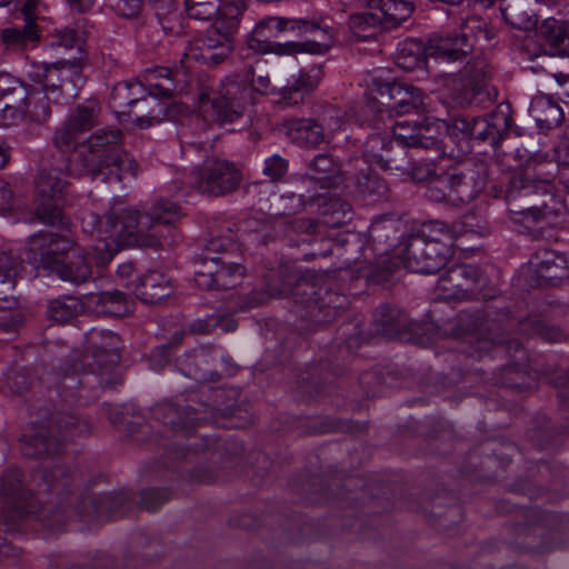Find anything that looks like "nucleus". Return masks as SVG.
Instances as JSON below:
<instances>
[{"label": "nucleus", "instance_id": "1", "mask_svg": "<svg viewBox=\"0 0 569 569\" xmlns=\"http://www.w3.org/2000/svg\"><path fill=\"white\" fill-rule=\"evenodd\" d=\"M181 217V207L171 200L160 199L143 213L116 200L103 218L87 212L81 223L86 232L100 239L94 248L96 262L103 267L121 247L158 249L168 244L162 229L169 233Z\"/></svg>", "mask_w": 569, "mask_h": 569}, {"label": "nucleus", "instance_id": "2", "mask_svg": "<svg viewBox=\"0 0 569 569\" xmlns=\"http://www.w3.org/2000/svg\"><path fill=\"white\" fill-rule=\"evenodd\" d=\"M78 133L63 122L53 133L52 143L61 153H69L67 170L71 176H102L107 182H121L134 178L136 160L124 151L119 129H99L88 139L77 143Z\"/></svg>", "mask_w": 569, "mask_h": 569}, {"label": "nucleus", "instance_id": "3", "mask_svg": "<svg viewBox=\"0 0 569 569\" xmlns=\"http://www.w3.org/2000/svg\"><path fill=\"white\" fill-rule=\"evenodd\" d=\"M516 327L522 336L538 337L548 342H561L567 338L560 328L547 325L538 315L519 319L510 317L508 312L499 317H492L488 312H462L458 317L456 333L459 337H467L468 341L475 345L470 355L478 358L493 348H503L513 361L506 370L519 373L527 359L526 350L521 342L508 338L505 332Z\"/></svg>", "mask_w": 569, "mask_h": 569}, {"label": "nucleus", "instance_id": "4", "mask_svg": "<svg viewBox=\"0 0 569 569\" xmlns=\"http://www.w3.org/2000/svg\"><path fill=\"white\" fill-rule=\"evenodd\" d=\"M223 391H216L214 402L211 405L200 403L199 408L191 406H178L172 402H163L153 409V416L164 426H170L178 433L174 441L167 449L166 453L170 459L192 462L201 453L209 452L211 456L221 455V450H228L227 442L221 439L192 433L191 429L201 422L216 418L217 415H229L232 405H224L219 401Z\"/></svg>", "mask_w": 569, "mask_h": 569}, {"label": "nucleus", "instance_id": "5", "mask_svg": "<svg viewBox=\"0 0 569 569\" xmlns=\"http://www.w3.org/2000/svg\"><path fill=\"white\" fill-rule=\"evenodd\" d=\"M184 4L190 19L208 21L216 17L206 34L186 48L184 60L211 67L222 63L232 51V38L244 11L243 3L240 0L223 4L220 0H184Z\"/></svg>", "mask_w": 569, "mask_h": 569}, {"label": "nucleus", "instance_id": "6", "mask_svg": "<svg viewBox=\"0 0 569 569\" xmlns=\"http://www.w3.org/2000/svg\"><path fill=\"white\" fill-rule=\"evenodd\" d=\"M471 36L490 40L486 21L470 17L462 23L460 32L441 34L431 40L428 48L420 40L407 39L397 49L396 63L399 68L411 71L422 68L429 58L436 61H461L472 48Z\"/></svg>", "mask_w": 569, "mask_h": 569}, {"label": "nucleus", "instance_id": "7", "mask_svg": "<svg viewBox=\"0 0 569 569\" xmlns=\"http://www.w3.org/2000/svg\"><path fill=\"white\" fill-rule=\"evenodd\" d=\"M323 274L316 271H306L291 286L284 282L281 286L268 283L269 297L290 295L297 305L299 313L306 320L320 325L333 321L349 306L347 296L319 287Z\"/></svg>", "mask_w": 569, "mask_h": 569}, {"label": "nucleus", "instance_id": "8", "mask_svg": "<svg viewBox=\"0 0 569 569\" xmlns=\"http://www.w3.org/2000/svg\"><path fill=\"white\" fill-rule=\"evenodd\" d=\"M96 336H100L103 342L100 346L92 342L94 349L92 351L91 361L87 362L88 368L84 369L83 373L81 376L76 373L77 366H74L72 373L67 372L63 376L59 395L64 401H80V397L77 398V396L73 395V389L83 390L84 386L94 385L107 388L121 383L118 371V365L120 362L119 336L107 330L93 331L92 339H94Z\"/></svg>", "mask_w": 569, "mask_h": 569}, {"label": "nucleus", "instance_id": "9", "mask_svg": "<svg viewBox=\"0 0 569 569\" xmlns=\"http://www.w3.org/2000/svg\"><path fill=\"white\" fill-rule=\"evenodd\" d=\"M42 242H48L49 247L40 252L39 268L54 271L61 280L73 284L90 279L91 264L81 248L54 233H39L31 237V250L38 249Z\"/></svg>", "mask_w": 569, "mask_h": 569}, {"label": "nucleus", "instance_id": "10", "mask_svg": "<svg viewBox=\"0 0 569 569\" xmlns=\"http://www.w3.org/2000/svg\"><path fill=\"white\" fill-rule=\"evenodd\" d=\"M90 430L87 421H80L69 413L57 412L48 422L38 426L32 435L21 437L24 457L43 458L60 452L62 443Z\"/></svg>", "mask_w": 569, "mask_h": 569}, {"label": "nucleus", "instance_id": "11", "mask_svg": "<svg viewBox=\"0 0 569 569\" xmlns=\"http://www.w3.org/2000/svg\"><path fill=\"white\" fill-rule=\"evenodd\" d=\"M144 79L146 91L132 102L122 117L124 120L133 121L140 129L150 128L166 119L168 107L163 100L169 99L173 91L170 86L152 82L160 79L171 82L170 72L164 68L148 70Z\"/></svg>", "mask_w": 569, "mask_h": 569}, {"label": "nucleus", "instance_id": "12", "mask_svg": "<svg viewBox=\"0 0 569 569\" xmlns=\"http://www.w3.org/2000/svg\"><path fill=\"white\" fill-rule=\"evenodd\" d=\"M27 74L32 86L43 90L52 102L63 94L76 96L83 83L81 59L31 62Z\"/></svg>", "mask_w": 569, "mask_h": 569}, {"label": "nucleus", "instance_id": "13", "mask_svg": "<svg viewBox=\"0 0 569 569\" xmlns=\"http://www.w3.org/2000/svg\"><path fill=\"white\" fill-rule=\"evenodd\" d=\"M551 181V176H547L538 181L529 180L521 174L511 178L506 190V200L509 217L515 223L521 224L525 229L531 231L546 221L549 211L546 204L539 207L528 201L523 203H518L517 201L533 193L538 188L537 183L550 184Z\"/></svg>", "mask_w": 569, "mask_h": 569}, {"label": "nucleus", "instance_id": "14", "mask_svg": "<svg viewBox=\"0 0 569 569\" xmlns=\"http://www.w3.org/2000/svg\"><path fill=\"white\" fill-rule=\"evenodd\" d=\"M487 277L473 264H455L438 280V290L447 300H489L493 293L487 292Z\"/></svg>", "mask_w": 569, "mask_h": 569}, {"label": "nucleus", "instance_id": "15", "mask_svg": "<svg viewBox=\"0 0 569 569\" xmlns=\"http://www.w3.org/2000/svg\"><path fill=\"white\" fill-rule=\"evenodd\" d=\"M251 96V90L238 81L226 80L221 83L217 98L201 94L199 109L207 121L231 123L239 119Z\"/></svg>", "mask_w": 569, "mask_h": 569}, {"label": "nucleus", "instance_id": "16", "mask_svg": "<svg viewBox=\"0 0 569 569\" xmlns=\"http://www.w3.org/2000/svg\"><path fill=\"white\" fill-rule=\"evenodd\" d=\"M67 186L66 172L59 168L42 169L36 180V213L48 226L66 228L68 219L63 216L58 200Z\"/></svg>", "mask_w": 569, "mask_h": 569}, {"label": "nucleus", "instance_id": "17", "mask_svg": "<svg viewBox=\"0 0 569 569\" xmlns=\"http://www.w3.org/2000/svg\"><path fill=\"white\" fill-rule=\"evenodd\" d=\"M452 253L449 243L426 242L421 237H409L403 249L399 250V258L411 272L436 273L447 264Z\"/></svg>", "mask_w": 569, "mask_h": 569}, {"label": "nucleus", "instance_id": "18", "mask_svg": "<svg viewBox=\"0 0 569 569\" xmlns=\"http://www.w3.org/2000/svg\"><path fill=\"white\" fill-rule=\"evenodd\" d=\"M16 102H7L1 108L2 126L43 124L51 117L50 102L52 99L34 86H24L23 93L18 94Z\"/></svg>", "mask_w": 569, "mask_h": 569}, {"label": "nucleus", "instance_id": "19", "mask_svg": "<svg viewBox=\"0 0 569 569\" xmlns=\"http://www.w3.org/2000/svg\"><path fill=\"white\" fill-rule=\"evenodd\" d=\"M241 180V173L232 163L222 159H210L192 173L190 183L199 192L217 197L237 190Z\"/></svg>", "mask_w": 569, "mask_h": 569}, {"label": "nucleus", "instance_id": "20", "mask_svg": "<svg viewBox=\"0 0 569 569\" xmlns=\"http://www.w3.org/2000/svg\"><path fill=\"white\" fill-rule=\"evenodd\" d=\"M375 99L386 109H380V117L387 113L389 118L393 116L407 114L419 110L423 104V93L417 87L396 81L380 82L373 80Z\"/></svg>", "mask_w": 569, "mask_h": 569}, {"label": "nucleus", "instance_id": "21", "mask_svg": "<svg viewBox=\"0 0 569 569\" xmlns=\"http://www.w3.org/2000/svg\"><path fill=\"white\" fill-rule=\"evenodd\" d=\"M299 26H309L296 18L268 17L259 21L247 39L248 47L258 53H276L291 56L292 49L286 47L287 42H278L276 39L284 31H296Z\"/></svg>", "mask_w": 569, "mask_h": 569}, {"label": "nucleus", "instance_id": "22", "mask_svg": "<svg viewBox=\"0 0 569 569\" xmlns=\"http://www.w3.org/2000/svg\"><path fill=\"white\" fill-rule=\"evenodd\" d=\"M389 136L375 133L368 137L363 159L366 163L377 164L383 170H397L403 173L413 158L415 151Z\"/></svg>", "mask_w": 569, "mask_h": 569}, {"label": "nucleus", "instance_id": "23", "mask_svg": "<svg viewBox=\"0 0 569 569\" xmlns=\"http://www.w3.org/2000/svg\"><path fill=\"white\" fill-rule=\"evenodd\" d=\"M246 268L240 261L227 257H208L194 271V282L200 289L228 290L240 283Z\"/></svg>", "mask_w": 569, "mask_h": 569}, {"label": "nucleus", "instance_id": "24", "mask_svg": "<svg viewBox=\"0 0 569 569\" xmlns=\"http://www.w3.org/2000/svg\"><path fill=\"white\" fill-rule=\"evenodd\" d=\"M37 1L28 0L18 8L17 18L21 19L24 24L22 27L6 28L1 31V40L3 44L14 51L27 49L30 44H34L40 39V30L37 24L38 20Z\"/></svg>", "mask_w": 569, "mask_h": 569}, {"label": "nucleus", "instance_id": "25", "mask_svg": "<svg viewBox=\"0 0 569 569\" xmlns=\"http://www.w3.org/2000/svg\"><path fill=\"white\" fill-rule=\"evenodd\" d=\"M401 227V221L391 214L373 219L368 230L367 249H370L378 258H383L393 251L399 258V250L403 249L402 246H397V241L402 234Z\"/></svg>", "mask_w": 569, "mask_h": 569}, {"label": "nucleus", "instance_id": "26", "mask_svg": "<svg viewBox=\"0 0 569 569\" xmlns=\"http://www.w3.org/2000/svg\"><path fill=\"white\" fill-rule=\"evenodd\" d=\"M296 20L310 24V27H297L296 31L298 34H310L312 38L306 41H287L286 47L292 49V54L310 53L322 56L331 49L335 42V30L332 27L326 24L323 20H309L303 18H296Z\"/></svg>", "mask_w": 569, "mask_h": 569}, {"label": "nucleus", "instance_id": "27", "mask_svg": "<svg viewBox=\"0 0 569 569\" xmlns=\"http://www.w3.org/2000/svg\"><path fill=\"white\" fill-rule=\"evenodd\" d=\"M134 296L146 305H156L173 293V286L163 273L150 270L131 283Z\"/></svg>", "mask_w": 569, "mask_h": 569}, {"label": "nucleus", "instance_id": "28", "mask_svg": "<svg viewBox=\"0 0 569 569\" xmlns=\"http://www.w3.org/2000/svg\"><path fill=\"white\" fill-rule=\"evenodd\" d=\"M289 140L303 148H316L326 139L322 126L315 119H289L282 124Z\"/></svg>", "mask_w": 569, "mask_h": 569}, {"label": "nucleus", "instance_id": "29", "mask_svg": "<svg viewBox=\"0 0 569 569\" xmlns=\"http://www.w3.org/2000/svg\"><path fill=\"white\" fill-rule=\"evenodd\" d=\"M530 266L541 280L553 286L567 276L568 260L563 253L542 249L533 254Z\"/></svg>", "mask_w": 569, "mask_h": 569}, {"label": "nucleus", "instance_id": "30", "mask_svg": "<svg viewBox=\"0 0 569 569\" xmlns=\"http://www.w3.org/2000/svg\"><path fill=\"white\" fill-rule=\"evenodd\" d=\"M365 6L377 11L385 30L399 27L413 12V3L407 0H368Z\"/></svg>", "mask_w": 569, "mask_h": 569}, {"label": "nucleus", "instance_id": "31", "mask_svg": "<svg viewBox=\"0 0 569 569\" xmlns=\"http://www.w3.org/2000/svg\"><path fill=\"white\" fill-rule=\"evenodd\" d=\"M321 80V71L312 68L300 70L291 76L287 86L281 90V100L286 106H296L303 101L306 94L311 92Z\"/></svg>", "mask_w": 569, "mask_h": 569}, {"label": "nucleus", "instance_id": "32", "mask_svg": "<svg viewBox=\"0 0 569 569\" xmlns=\"http://www.w3.org/2000/svg\"><path fill=\"white\" fill-rule=\"evenodd\" d=\"M445 179L449 180V193L451 197V206L458 207L473 200L483 189L482 180H473V177H468L466 173L452 169L443 173Z\"/></svg>", "mask_w": 569, "mask_h": 569}, {"label": "nucleus", "instance_id": "33", "mask_svg": "<svg viewBox=\"0 0 569 569\" xmlns=\"http://www.w3.org/2000/svg\"><path fill=\"white\" fill-rule=\"evenodd\" d=\"M447 129V121L440 119L426 118L422 122L418 123V146L419 150H432L439 156H447L445 131Z\"/></svg>", "mask_w": 569, "mask_h": 569}, {"label": "nucleus", "instance_id": "34", "mask_svg": "<svg viewBox=\"0 0 569 569\" xmlns=\"http://www.w3.org/2000/svg\"><path fill=\"white\" fill-rule=\"evenodd\" d=\"M20 262L9 252L0 251V310L11 309L16 305L10 295L20 274Z\"/></svg>", "mask_w": 569, "mask_h": 569}, {"label": "nucleus", "instance_id": "35", "mask_svg": "<svg viewBox=\"0 0 569 569\" xmlns=\"http://www.w3.org/2000/svg\"><path fill=\"white\" fill-rule=\"evenodd\" d=\"M152 8L158 23L168 36H181L187 32L186 19L176 0H153Z\"/></svg>", "mask_w": 569, "mask_h": 569}, {"label": "nucleus", "instance_id": "36", "mask_svg": "<svg viewBox=\"0 0 569 569\" xmlns=\"http://www.w3.org/2000/svg\"><path fill=\"white\" fill-rule=\"evenodd\" d=\"M529 113L540 130H550L561 123L563 111L550 97L540 94L531 100Z\"/></svg>", "mask_w": 569, "mask_h": 569}, {"label": "nucleus", "instance_id": "37", "mask_svg": "<svg viewBox=\"0 0 569 569\" xmlns=\"http://www.w3.org/2000/svg\"><path fill=\"white\" fill-rule=\"evenodd\" d=\"M144 91L146 83L139 80L118 82L111 91L110 106L118 117L122 118L132 102H134L137 98H140L141 93Z\"/></svg>", "mask_w": 569, "mask_h": 569}, {"label": "nucleus", "instance_id": "38", "mask_svg": "<svg viewBox=\"0 0 569 569\" xmlns=\"http://www.w3.org/2000/svg\"><path fill=\"white\" fill-rule=\"evenodd\" d=\"M469 76L467 83L463 86L459 101L462 104H480L489 99L487 88L488 71L483 68L466 71Z\"/></svg>", "mask_w": 569, "mask_h": 569}, {"label": "nucleus", "instance_id": "39", "mask_svg": "<svg viewBox=\"0 0 569 569\" xmlns=\"http://www.w3.org/2000/svg\"><path fill=\"white\" fill-rule=\"evenodd\" d=\"M100 113V104L96 100H88L84 103L78 104L74 109L70 110L66 123L78 133H83L91 130L98 124V117Z\"/></svg>", "mask_w": 569, "mask_h": 569}, {"label": "nucleus", "instance_id": "40", "mask_svg": "<svg viewBox=\"0 0 569 569\" xmlns=\"http://www.w3.org/2000/svg\"><path fill=\"white\" fill-rule=\"evenodd\" d=\"M315 173L313 179L321 183V188H331L340 172V163L331 153H318L308 164Z\"/></svg>", "mask_w": 569, "mask_h": 569}, {"label": "nucleus", "instance_id": "41", "mask_svg": "<svg viewBox=\"0 0 569 569\" xmlns=\"http://www.w3.org/2000/svg\"><path fill=\"white\" fill-rule=\"evenodd\" d=\"M204 357L203 351L187 352L177 359V367L183 376L196 381H217L219 379L218 373L209 372L199 367Z\"/></svg>", "mask_w": 569, "mask_h": 569}, {"label": "nucleus", "instance_id": "42", "mask_svg": "<svg viewBox=\"0 0 569 569\" xmlns=\"http://www.w3.org/2000/svg\"><path fill=\"white\" fill-rule=\"evenodd\" d=\"M82 310L81 302L71 296H64L50 300L47 308V316L58 323H66L73 319Z\"/></svg>", "mask_w": 569, "mask_h": 569}, {"label": "nucleus", "instance_id": "43", "mask_svg": "<svg viewBox=\"0 0 569 569\" xmlns=\"http://www.w3.org/2000/svg\"><path fill=\"white\" fill-rule=\"evenodd\" d=\"M375 320L386 333H397L407 326L406 313L393 306H381L375 312Z\"/></svg>", "mask_w": 569, "mask_h": 569}, {"label": "nucleus", "instance_id": "44", "mask_svg": "<svg viewBox=\"0 0 569 569\" xmlns=\"http://www.w3.org/2000/svg\"><path fill=\"white\" fill-rule=\"evenodd\" d=\"M348 26L352 34L366 40L375 34L373 30L381 28V23L376 10L373 12H356L349 16Z\"/></svg>", "mask_w": 569, "mask_h": 569}, {"label": "nucleus", "instance_id": "45", "mask_svg": "<svg viewBox=\"0 0 569 569\" xmlns=\"http://www.w3.org/2000/svg\"><path fill=\"white\" fill-rule=\"evenodd\" d=\"M322 222L329 227H341L351 219V206L340 199H330L322 209Z\"/></svg>", "mask_w": 569, "mask_h": 569}, {"label": "nucleus", "instance_id": "46", "mask_svg": "<svg viewBox=\"0 0 569 569\" xmlns=\"http://www.w3.org/2000/svg\"><path fill=\"white\" fill-rule=\"evenodd\" d=\"M501 14L507 23L517 29H529L535 24L532 14L522 8L520 0H505Z\"/></svg>", "mask_w": 569, "mask_h": 569}, {"label": "nucleus", "instance_id": "47", "mask_svg": "<svg viewBox=\"0 0 569 569\" xmlns=\"http://www.w3.org/2000/svg\"><path fill=\"white\" fill-rule=\"evenodd\" d=\"M99 301L103 311L113 317H124L132 312V301L121 291H103L100 293Z\"/></svg>", "mask_w": 569, "mask_h": 569}, {"label": "nucleus", "instance_id": "48", "mask_svg": "<svg viewBox=\"0 0 569 569\" xmlns=\"http://www.w3.org/2000/svg\"><path fill=\"white\" fill-rule=\"evenodd\" d=\"M73 477L61 465H56L51 471L47 469L42 473V483L39 485V491L62 492L68 489Z\"/></svg>", "mask_w": 569, "mask_h": 569}, {"label": "nucleus", "instance_id": "49", "mask_svg": "<svg viewBox=\"0 0 569 569\" xmlns=\"http://www.w3.org/2000/svg\"><path fill=\"white\" fill-rule=\"evenodd\" d=\"M410 237H421L426 242L439 241L442 243H449L450 249H452L456 230H453V228L451 229L442 221H431L423 224L418 233L411 234Z\"/></svg>", "mask_w": 569, "mask_h": 569}, {"label": "nucleus", "instance_id": "50", "mask_svg": "<svg viewBox=\"0 0 569 569\" xmlns=\"http://www.w3.org/2000/svg\"><path fill=\"white\" fill-rule=\"evenodd\" d=\"M390 131L392 137L390 139L398 141L407 147H410L411 150L417 152L418 146V122L411 121L408 119L398 120L390 124Z\"/></svg>", "mask_w": 569, "mask_h": 569}, {"label": "nucleus", "instance_id": "51", "mask_svg": "<svg viewBox=\"0 0 569 569\" xmlns=\"http://www.w3.org/2000/svg\"><path fill=\"white\" fill-rule=\"evenodd\" d=\"M471 118L458 117L453 118L451 122H447L445 131L446 138L452 142L461 143L460 149L465 151L469 149V140H471Z\"/></svg>", "mask_w": 569, "mask_h": 569}, {"label": "nucleus", "instance_id": "52", "mask_svg": "<svg viewBox=\"0 0 569 569\" xmlns=\"http://www.w3.org/2000/svg\"><path fill=\"white\" fill-rule=\"evenodd\" d=\"M490 123L493 143L499 142L511 129L512 119L509 112V106L500 104L495 111L487 114Z\"/></svg>", "mask_w": 569, "mask_h": 569}, {"label": "nucleus", "instance_id": "53", "mask_svg": "<svg viewBox=\"0 0 569 569\" xmlns=\"http://www.w3.org/2000/svg\"><path fill=\"white\" fill-rule=\"evenodd\" d=\"M124 500L126 496L122 492L104 493L101 497L92 500L91 505L99 518H109L119 511Z\"/></svg>", "mask_w": 569, "mask_h": 569}, {"label": "nucleus", "instance_id": "54", "mask_svg": "<svg viewBox=\"0 0 569 569\" xmlns=\"http://www.w3.org/2000/svg\"><path fill=\"white\" fill-rule=\"evenodd\" d=\"M237 249L238 246L231 237L211 238L206 244L201 262L208 260V257H227V259H231Z\"/></svg>", "mask_w": 569, "mask_h": 569}, {"label": "nucleus", "instance_id": "55", "mask_svg": "<svg viewBox=\"0 0 569 569\" xmlns=\"http://www.w3.org/2000/svg\"><path fill=\"white\" fill-rule=\"evenodd\" d=\"M356 186L360 193L363 194H383L387 191L385 180L377 177L371 168L361 170V173L356 178Z\"/></svg>", "mask_w": 569, "mask_h": 569}, {"label": "nucleus", "instance_id": "56", "mask_svg": "<svg viewBox=\"0 0 569 569\" xmlns=\"http://www.w3.org/2000/svg\"><path fill=\"white\" fill-rule=\"evenodd\" d=\"M318 117L326 137L341 130L345 124V112L332 104L325 106Z\"/></svg>", "mask_w": 569, "mask_h": 569}, {"label": "nucleus", "instance_id": "57", "mask_svg": "<svg viewBox=\"0 0 569 569\" xmlns=\"http://www.w3.org/2000/svg\"><path fill=\"white\" fill-rule=\"evenodd\" d=\"M449 180L445 179L443 174L435 176L430 179L427 189L426 197L432 202H440L451 206V197H449L450 188Z\"/></svg>", "mask_w": 569, "mask_h": 569}, {"label": "nucleus", "instance_id": "58", "mask_svg": "<svg viewBox=\"0 0 569 569\" xmlns=\"http://www.w3.org/2000/svg\"><path fill=\"white\" fill-rule=\"evenodd\" d=\"M453 230H456V233H471L479 237H486L490 233L488 222L472 214L465 216L458 226H453Z\"/></svg>", "mask_w": 569, "mask_h": 569}, {"label": "nucleus", "instance_id": "59", "mask_svg": "<svg viewBox=\"0 0 569 569\" xmlns=\"http://www.w3.org/2000/svg\"><path fill=\"white\" fill-rule=\"evenodd\" d=\"M436 171L435 162L432 160H417L416 153L408 164V169L403 173L411 177L415 181H423L432 177Z\"/></svg>", "mask_w": 569, "mask_h": 569}, {"label": "nucleus", "instance_id": "60", "mask_svg": "<svg viewBox=\"0 0 569 569\" xmlns=\"http://www.w3.org/2000/svg\"><path fill=\"white\" fill-rule=\"evenodd\" d=\"M288 171V160L279 154H272L264 160L263 174L271 181L280 180Z\"/></svg>", "mask_w": 569, "mask_h": 569}, {"label": "nucleus", "instance_id": "61", "mask_svg": "<svg viewBox=\"0 0 569 569\" xmlns=\"http://www.w3.org/2000/svg\"><path fill=\"white\" fill-rule=\"evenodd\" d=\"M170 499L167 489H148L141 493V503L149 511H154Z\"/></svg>", "mask_w": 569, "mask_h": 569}, {"label": "nucleus", "instance_id": "62", "mask_svg": "<svg viewBox=\"0 0 569 569\" xmlns=\"http://www.w3.org/2000/svg\"><path fill=\"white\" fill-rule=\"evenodd\" d=\"M24 86L20 80L4 71H0V99L14 97L23 93Z\"/></svg>", "mask_w": 569, "mask_h": 569}, {"label": "nucleus", "instance_id": "63", "mask_svg": "<svg viewBox=\"0 0 569 569\" xmlns=\"http://www.w3.org/2000/svg\"><path fill=\"white\" fill-rule=\"evenodd\" d=\"M52 46L71 49L73 47L80 48L81 38L74 29L63 28L57 30L52 34Z\"/></svg>", "mask_w": 569, "mask_h": 569}, {"label": "nucleus", "instance_id": "64", "mask_svg": "<svg viewBox=\"0 0 569 569\" xmlns=\"http://www.w3.org/2000/svg\"><path fill=\"white\" fill-rule=\"evenodd\" d=\"M130 407L127 405L112 406L104 405L103 413L113 426H127L131 423L129 419Z\"/></svg>", "mask_w": 569, "mask_h": 569}]
</instances>
